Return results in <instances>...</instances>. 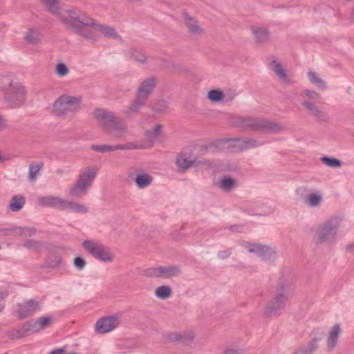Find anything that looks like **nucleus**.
Returning a JSON list of instances; mask_svg holds the SVG:
<instances>
[{
	"label": "nucleus",
	"instance_id": "obj_1",
	"mask_svg": "<svg viewBox=\"0 0 354 354\" xmlns=\"http://www.w3.org/2000/svg\"><path fill=\"white\" fill-rule=\"evenodd\" d=\"M56 15H57L59 21L66 28L72 29L75 32L85 38L95 39L92 31L86 28L93 24V19L84 12L76 8H71L59 10Z\"/></svg>",
	"mask_w": 354,
	"mask_h": 354
},
{
	"label": "nucleus",
	"instance_id": "obj_2",
	"mask_svg": "<svg viewBox=\"0 0 354 354\" xmlns=\"http://www.w3.org/2000/svg\"><path fill=\"white\" fill-rule=\"evenodd\" d=\"M97 124L107 132L113 133L116 138H124L129 133L127 126L113 112L96 109L92 113Z\"/></svg>",
	"mask_w": 354,
	"mask_h": 354
},
{
	"label": "nucleus",
	"instance_id": "obj_3",
	"mask_svg": "<svg viewBox=\"0 0 354 354\" xmlns=\"http://www.w3.org/2000/svg\"><path fill=\"white\" fill-rule=\"evenodd\" d=\"M231 122L237 127L265 133H277L284 129L279 123L250 116H235L232 118Z\"/></svg>",
	"mask_w": 354,
	"mask_h": 354
},
{
	"label": "nucleus",
	"instance_id": "obj_4",
	"mask_svg": "<svg viewBox=\"0 0 354 354\" xmlns=\"http://www.w3.org/2000/svg\"><path fill=\"white\" fill-rule=\"evenodd\" d=\"M2 89L5 91V99L12 107H19L25 100V90L20 83L5 77L1 79Z\"/></svg>",
	"mask_w": 354,
	"mask_h": 354
},
{
	"label": "nucleus",
	"instance_id": "obj_5",
	"mask_svg": "<svg viewBox=\"0 0 354 354\" xmlns=\"http://www.w3.org/2000/svg\"><path fill=\"white\" fill-rule=\"evenodd\" d=\"M341 221L339 217H332L318 225L315 232L317 240L322 243L334 244L337 241Z\"/></svg>",
	"mask_w": 354,
	"mask_h": 354
},
{
	"label": "nucleus",
	"instance_id": "obj_6",
	"mask_svg": "<svg viewBox=\"0 0 354 354\" xmlns=\"http://www.w3.org/2000/svg\"><path fill=\"white\" fill-rule=\"evenodd\" d=\"M97 169L95 167L87 168L84 170L79 175L75 183L69 189V196L74 198H81L86 194L97 175Z\"/></svg>",
	"mask_w": 354,
	"mask_h": 354
},
{
	"label": "nucleus",
	"instance_id": "obj_7",
	"mask_svg": "<svg viewBox=\"0 0 354 354\" xmlns=\"http://www.w3.org/2000/svg\"><path fill=\"white\" fill-rule=\"evenodd\" d=\"M97 169L95 167L87 168L84 170L79 175L75 183L69 189V196L74 198H81L86 194L97 175Z\"/></svg>",
	"mask_w": 354,
	"mask_h": 354
},
{
	"label": "nucleus",
	"instance_id": "obj_8",
	"mask_svg": "<svg viewBox=\"0 0 354 354\" xmlns=\"http://www.w3.org/2000/svg\"><path fill=\"white\" fill-rule=\"evenodd\" d=\"M264 144L255 139L227 138L215 142L213 147L219 150L228 149L232 152L241 151L257 147Z\"/></svg>",
	"mask_w": 354,
	"mask_h": 354
},
{
	"label": "nucleus",
	"instance_id": "obj_9",
	"mask_svg": "<svg viewBox=\"0 0 354 354\" xmlns=\"http://www.w3.org/2000/svg\"><path fill=\"white\" fill-rule=\"evenodd\" d=\"M81 102V97L62 95L55 101L53 111L57 116L76 112L80 109Z\"/></svg>",
	"mask_w": 354,
	"mask_h": 354
},
{
	"label": "nucleus",
	"instance_id": "obj_10",
	"mask_svg": "<svg viewBox=\"0 0 354 354\" xmlns=\"http://www.w3.org/2000/svg\"><path fill=\"white\" fill-rule=\"evenodd\" d=\"M82 246L95 259L106 263L114 261L115 256L111 250L105 245L95 241L86 240Z\"/></svg>",
	"mask_w": 354,
	"mask_h": 354
},
{
	"label": "nucleus",
	"instance_id": "obj_11",
	"mask_svg": "<svg viewBox=\"0 0 354 354\" xmlns=\"http://www.w3.org/2000/svg\"><path fill=\"white\" fill-rule=\"evenodd\" d=\"M42 308V301L36 299H30L22 303L17 304L15 314L19 319H24L32 316Z\"/></svg>",
	"mask_w": 354,
	"mask_h": 354
},
{
	"label": "nucleus",
	"instance_id": "obj_12",
	"mask_svg": "<svg viewBox=\"0 0 354 354\" xmlns=\"http://www.w3.org/2000/svg\"><path fill=\"white\" fill-rule=\"evenodd\" d=\"M241 245L249 252L257 254L264 260H274L277 257V251L268 245L247 241L241 242Z\"/></svg>",
	"mask_w": 354,
	"mask_h": 354
},
{
	"label": "nucleus",
	"instance_id": "obj_13",
	"mask_svg": "<svg viewBox=\"0 0 354 354\" xmlns=\"http://www.w3.org/2000/svg\"><path fill=\"white\" fill-rule=\"evenodd\" d=\"M294 290V279L292 276L288 272H282L279 278L276 286L274 293L281 295L290 299Z\"/></svg>",
	"mask_w": 354,
	"mask_h": 354
},
{
	"label": "nucleus",
	"instance_id": "obj_14",
	"mask_svg": "<svg viewBox=\"0 0 354 354\" xmlns=\"http://www.w3.org/2000/svg\"><path fill=\"white\" fill-rule=\"evenodd\" d=\"M289 300L286 297L274 293V297L265 308L264 315L270 317L279 314L285 308Z\"/></svg>",
	"mask_w": 354,
	"mask_h": 354
},
{
	"label": "nucleus",
	"instance_id": "obj_15",
	"mask_svg": "<svg viewBox=\"0 0 354 354\" xmlns=\"http://www.w3.org/2000/svg\"><path fill=\"white\" fill-rule=\"evenodd\" d=\"M120 324V316L115 315L99 319L95 324V330L98 333L104 334L115 329Z\"/></svg>",
	"mask_w": 354,
	"mask_h": 354
},
{
	"label": "nucleus",
	"instance_id": "obj_16",
	"mask_svg": "<svg viewBox=\"0 0 354 354\" xmlns=\"http://www.w3.org/2000/svg\"><path fill=\"white\" fill-rule=\"evenodd\" d=\"M158 82V80L156 76L145 78L140 82L136 95L147 101L153 93Z\"/></svg>",
	"mask_w": 354,
	"mask_h": 354
},
{
	"label": "nucleus",
	"instance_id": "obj_17",
	"mask_svg": "<svg viewBox=\"0 0 354 354\" xmlns=\"http://www.w3.org/2000/svg\"><path fill=\"white\" fill-rule=\"evenodd\" d=\"M342 330L340 324H335L330 327L326 336V351L328 353L333 352L338 346Z\"/></svg>",
	"mask_w": 354,
	"mask_h": 354
},
{
	"label": "nucleus",
	"instance_id": "obj_18",
	"mask_svg": "<svg viewBox=\"0 0 354 354\" xmlns=\"http://www.w3.org/2000/svg\"><path fill=\"white\" fill-rule=\"evenodd\" d=\"M271 65L273 71L275 73L281 84L286 86H291L295 84L292 76L287 73L286 70L280 63L277 62L276 60H273L271 62Z\"/></svg>",
	"mask_w": 354,
	"mask_h": 354
},
{
	"label": "nucleus",
	"instance_id": "obj_19",
	"mask_svg": "<svg viewBox=\"0 0 354 354\" xmlns=\"http://www.w3.org/2000/svg\"><path fill=\"white\" fill-rule=\"evenodd\" d=\"M64 198L53 195L39 196L37 204L41 207L56 208L62 210Z\"/></svg>",
	"mask_w": 354,
	"mask_h": 354
},
{
	"label": "nucleus",
	"instance_id": "obj_20",
	"mask_svg": "<svg viewBox=\"0 0 354 354\" xmlns=\"http://www.w3.org/2000/svg\"><path fill=\"white\" fill-rule=\"evenodd\" d=\"M301 104L308 111V113L315 119L323 122L328 120L326 113L315 104L308 100H303Z\"/></svg>",
	"mask_w": 354,
	"mask_h": 354
},
{
	"label": "nucleus",
	"instance_id": "obj_21",
	"mask_svg": "<svg viewBox=\"0 0 354 354\" xmlns=\"http://www.w3.org/2000/svg\"><path fill=\"white\" fill-rule=\"evenodd\" d=\"M91 27L93 28V30L100 32L105 37L113 39H121L120 35L117 32L116 30L113 27L105 24H98L95 22L94 19L93 24H92Z\"/></svg>",
	"mask_w": 354,
	"mask_h": 354
},
{
	"label": "nucleus",
	"instance_id": "obj_22",
	"mask_svg": "<svg viewBox=\"0 0 354 354\" xmlns=\"http://www.w3.org/2000/svg\"><path fill=\"white\" fill-rule=\"evenodd\" d=\"M136 175L134 181L139 189H145L150 186L153 182V177L141 169L136 168Z\"/></svg>",
	"mask_w": 354,
	"mask_h": 354
},
{
	"label": "nucleus",
	"instance_id": "obj_23",
	"mask_svg": "<svg viewBox=\"0 0 354 354\" xmlns=\"http://www.w3.org/2000/svg\"><path fill=\"white\" fill-rule=\"evenodd\" d=\"M320 337H313L307 343L298 347L292 354H313L319 348Z\"/></svg>",
	"mask_w": 354,
	"mask_h": 354
},
{
	"label": "nucleus",
	"instance_id": "obj_24",
	"mask_svg": "<svg viewBox=\"0 0 354 354\" xmlns=\"http://www.w3.org/2000/svg\"><path fill=\"white\" fill-rule=\"evenodd\" d=\"M183 19L189 32L195 36H200L203 33V28L199 26L198 22L187 13H183Z\"/></svg>",
	"mask_w": 354,
	"mask_h": 354
},
{
	"label": "nucleus",
	"instance_id": "obj_25",
	"mask_svg": "<svg viewBox=\"0 0 354 354\" xmlns=\"http://www.w3.org/2000/svg\"><path fill=\"white\" fill-rule=\"evenodd\" d=\"M39 332L36 320L31 319L23 324L21 330L17 331L18 335L16 336V338H21Z\"/></svg>",
	"mask_w": 354,
	"mask_h": 354
},
{
	"label": "nucleus",
	"instance_id": "obj_26",
	"mask_svg": "<svg viewBox=\"0 0 354 354\" xmlns=\"http://www.w3.org/2000/svg\"><path fill=\"white\" fill-rule=\"evenodd\" d=\"M127 55L130 59L140 64H146L148 62V58L145 53L139 48H129L127 50Z\"/></svg>",
	"mask_w": 354,
	"mask_h": 354
},
{
	"label": "nucleus",
	"instance_id": "obj_27",
	"mask_svg": "<svg viewBox=\"0 0 354 354\" xmlns=\"http://www.w3.org/2000/svg\"><path fill=\"white\" fill-rule=\"evenodd\" d=\"M147 102V100L141 98L136 95V97L131 101L130 104L126 108L124 114L127 117L129 118L132 115L138 113L142 107H143Z\"/></svg>",
	"mask_w": 354,
	"mask_h": 354
},
{
	"label": "nucleus",
	"instance_id": "obj_28",
	"mask_svg": "<svg viewBox=\"0 0 354 354\" xmlns=\"http://www.w3.org/2000/svg\"><path fill=\"white\" fill-rule=\"evenodd\" d=\"M176 164L180 171H185L194 167V159L185 153H181L177 156Z\"/></svg>",
	"mask_w": 354,
	"mask_h": 354
},
{
	"label": "nucleus",
	"instance_id": "obj_29",
	"mask_svg": "<svg viewBox=\"0 0 354 354\" xmlns=\"http://www.w3.org/2000/svg\"><path fill=\"white\" fill-rule=\"evenodd\" d=\"M62 210H70L74 213L86 214L88 209L84 205L74 201L64 200Z\"/></svg>",
	"mask_w": 354,
	"mask_h": 354
},
{
	"label": "nucleus",
	"instance_id": "obj_30",
	"mask_svg": "<svg viewBox=\"0 0 354 354\" xmlns=\"http://www.w3.org/2000/svg\"><path fill=\"white\" fill-rule=\"evenodd\" d=\"M181 274V269L179 266L171 265L168 266H160V278L171 279L176 277Z\"/></svg>",
	"mask_w": 354,
	"mask_h": 354
},
{
	"label": "nucleus",
	"instance_id": "obj_31",
	"mask_svg": "<svg viewBox=\"0 0 354 354\" xmlns=\"http://www.w3.org/2000/svg\"><path fill=\"white\" fill-rule=\"evenodd\" d=\"M152 147L151 142L145 144L144 141L140 143L129 142L124 145H117L118 150H138Z\"/></svg>",
	"mask_w": 354,
	"mask_h": 354
},
{
	"label": "nucleus",
	"instance_id": "obj_32",
	"mask_svg": "<svg viewBox=\"0 0 354 354\" xmlns=\"http://www.w3.org/2000/svg\"><path fill=\"white\" fill-rule=\"evenodd\" d=\"M24 40L28 44L38 45L41 41V34L37 29H29L26 33Z\"/></svg>",
	"mask_w": 354,
	"mask_h": 354
},
{
	"label": "nucleus",
	"instance_id": "obj_33",
	"mask_svg": "<svg viewBox=\"0 0 354 354\" xmlns=\"http://www.w3.org/2000/svg\"><path fill=\"white\" fill-rule=\"evenodd\" d=\"M44 167L42 162H35L29 165L28 179L30 182H35L41 175L40 171Z\"/></svg>",
	"mask_w": 354,
	"mask_h": 354
},
{
	"label": "nucleus",
	"instance_id": "obj_34",
	"mask_svg": "<svg viewBox=\"0 0 354 354\" xmlns=\"http://www.w3.org/2000/svg\"><path fill=\"white\" fill-rule=\"evenodd\" d=\"M162 129V126L160 124H157L153 129L145 131L144 135L147 137V140L144 141L145 144L151 142L153 147L154 145V140L160 136Z\"/></svg>",
	"mask_w": 354,
	"mask_h": 354
},
{
	"label": "nucleus",
	"instance_id": "obj_35",
	"mask_svg": "<svg viewBox=\"0 0 354 354\" xmlns=\"http://www.w3.org/2000/svg\"><path fill=\"white\" fill-rule=\"evenodd\" d=\"M218 187L224 192H229L236 186V180L228 176H225L218 183Z\"/></svg>",
	"mask_w": 354,
	"mask_h": 354
},
{
	"label": "nucleus",
	"instance_id": "obj_36",
	"mask_svg": "<svg viewBox=\"0 0 354 354\" xmlns=\"http://www.w3.org/2000/svg\"><path fill=\"white\" fill-rule=\"evenodd\" d=\"M251 30L257 42H265L268 40L269 33L266 28L253 26Z\"/></svg>",
	"mask_w": 354,
	"mask_h": 354
},
{
	"label": "nucleus",
	"instance_id": "obj_37",
	"mask_svg": "<svg viewBox=\"0 0 354 354\" xmlns=\"http://www.w3.org/2000/svg\"><path fill=\"white\" fill-rule=\"evenodd\" d=\"M307 76L310 83L317 88L323 90L326 88V82L314 71H309L307 73Z\"/></svg>",
	"mask_w": 354,
	"mask_h": 354
},
{
	"label": "nucleus",
	"instance_id": "obj_38",
	"mask_svg": "<svg viewBox=\"0 0 354 354\" xmlns=\"http://www.w3.org/2000/svg\"><path fill=\"white\" fill-rule=\"evenodd\" d=\"M154 294L160 299H165L172 295V290L169 286L162 285L156 288Z\"/></svg>",
	"mask_w": 354,
	"mask_h": 354
},
{
	"label": "nucleus",
	"instance_id": "obj_39",
	"mask_svg": "<svg viewBox=\"0 0 354 354\" xmlns=\"http://www.w3.org/2000/svg\"><path fill=\"white\" fill-rule=\"evenodd\" d=\"M25 204V198L22 196H14L10 201L9 207L13 212L21 209Z\"/></svg>",
	"mask_w": 354,
	"mask_h": 354
},
{
	"label": "nucleus",
	"instance_id": "obj_40",
	"mask_svg": "<svg viewBox=\"0 0 354 354\" xmlns=\"http://www.w3.org/2000/svg\"><path fill=\"white\" fill-rule=\"evenodd\" d=\"M322 201V196L319 192L308 194L306 198V203L310 207H316Z\"/></svg>",
	"mask_w": 354,
	"mask_h": 354
},
{
	"label": "nucleus",
	"instance_id": "obj_41",
	"mask_svg": "<svg viewBox=\"0 0 354 354\" xmlns=\"http://www.w3.org/2000/svg\"><path fill=\"white\" fill-rule=\"evenodd\" d=\"M321 162L330 168H339L342 165V162L335 158L323 156L320 158Z\"/></svg>",
	"mask_w": 354,
	"mask_h": 354
},
{
	"label": "nucleus",
	"instance_id": "obj_42",
	"mask_svg": "<svg viewBox=\"0 0 354 354\" xmlns=\"http://www.w3.org/2000/svg\"><path fill=\"white\" fill-rule=\"evenodd\" d=\"M39 328V331H41L42 330L50 327L53 321V316H44L40 317L35 319Z\"/></svg>",
	"mask_w": 354,
	"mask_h": 354
},
{
	"label": "nucleus",
	"instance_id": "obj_43",
	"mask_svg": "<svg viewBox=\"0 0 354 354\" xmlns=\"http://www.w3.org/2000/svg\"><path fill=\"white\" fill-rule=\"evenodd\" d=\"M91 149L93 151L99 152V153H107L111 152L114 151H117V145H92L91 146Z\"/></svg>",
	"mask_w": 354,
	"mask_h": 354
},
{
	"label": "nucleus",
	"instance_id": "obj_44",
	"mask_svg": "<svg viewBox=\"0 0 354 354\" xmlns=\"http://www.w3.org/2000/svg\"><path fill=\"white\" fill-rule=\"evenodd\" d=\"M300 96L303 99V100H308L309 102L310 100L314 101L320 99V95L319 93L309 89L303 90L300 93Z\"/></svg>",
	"mask_w": 354,
	"mask_h": 354
},
{
	"label": "nucleus",
	"instance_id": "obj_45",
	"mask_svg": "<svg viewBox=\"0 0 354 354\" xmlns=\"http://www.w3.org/2000/svg\"><path fill=\"white\" fill-rule=\"evenodd\" d=\"M37 232L35 227H18L15 230V234L19 236L30 237L34 236Z\"/></svg>",
	"mask_w": 354,
	"mask_h": 354
},
{
	"label": "nucleus",
	"instance_id": "obj_46",
	"mask_svg": "<svg viewBox=\"0 0 354 354\" xmlns=\"http://www.w3.org/2000/svg\"><path fill=\"white\" fill-rule=\"evenodd\" d=\"M207 97L212 102H220L223 100V91L220 89H212L207 93Z\"/></svg>",
	"mask_w": 354,
	"mask_h": 354
},
{
	"label": "nucleus",
	"instance_id": "obj_47",
	"mask_svg": "<svg viewBox=\"0 0 354 354\" xmlns=\"http://www.w3.org/2000/svg\"><path fill=\"white\" fill-rule=\"evenodd\" d=\"M241 209L243 212H247L250 215H267L274 212V209L272 207H268L267 211L262 212L259 211L258 209L252 208L248 205H244Z\"/></svg>",
	"mask_w": 354,
	"mask_h": 354
},
{
	"label": "nucleus",
	"instance_id": "obj_48",
	"mask_svg": "<svg viewBox=\"0 0 354 354\" xmlns=\"http://www.w3.org/2000/svg\"><path fill=\"white\" fill-rule=\"evenodd\" d=\"M152 109L157 113H163L169 109V102L165 100H158L154 102Z\"/></svg>",
	"mask_w": 354,
	"mask_h": 354
},
{
	"label": "nucleus",
	"instance_id": "obj_49",
	"mask_svg": "<svg viewBox=\"0 0 354 354\" xmlns=\"http://www.w3.org/2000/svg\"><path fill=\"white\" fill-rule=\"evenodd\" d=\"M41 2L47 7L48 10L53 13L56 15L59 11V0H41Z\"/></svg>",
	"mask_w": 354,
	"mask_h": 354
},
{
	"label": "nucleus",
	"instance_id": "obj_50",
	"mask_svg": "<svg viewBox=\"0 0 354 354\" xmlns=\"http://www.w3.org/2000/svg\"><path fill=\"white\" fill-rule=\"evenodd\" d=\"M62 261V257L59 255L50 254L46 260V265L48 268H54L59 266Z\"/></svg>",
	"mask_w": 354,
	"mask_h": 354
},
{
	"label": "nucleus",
	"instance_id": "obj_51",
	"mask_svg": "<svg viewBox=\"0 0 354 354\" xmlns=\"http://www.w3.org/2000/svg\"><path fill=\"white\" fill-rule=\"evenodd\" d=\"M23 245L28 250L37 251L41 248L42 243L35 239H27L24 242Z\"/></svg>",
	"mask_w": 354,
	"mask_h": 354
},
{
	"label": "nucleus",
	"instance_id": "obj_52",
	"mask_svg": "<svg viewBox=\"0 0 354 354\" xmlns=\"http://www.w3.org/2000/svg\"><path fill=\"white\" fill-rule=\"evenodd\" d=\"M144 276L150 278H160V266L145 269L143 271Z\"/></svg>",
	"mask_w": 354,
	"mask_h": 354
},
{
	"label": "nucleus",
	"instance_id": "obj_53",
	"mask_svg": "<svg viewBox=\"0 0 354 354\" xmlns=\"http://www.w3.org/2000/svg\"><path fill=\"white\" fill-rule=\"evenodd\" d=\"M212 163L210 160L205 159H194V167L198 169H208L211 168Z\"/></svg>",
	"mask_w": 354,
	"mask_h": 354
},
{
	"label": "nucleus",
	"instance_id": "obj_54",
	"mask_svg": "<svg viewBox=\"0 0 354 354\" xmlns=\"http://www.w3.org/2000/svg\"><path fill=\"white\" fill-rule=\"evenodd\" d=\"M55 73L59 77H64L68 74L69 70L65 64L59 63L56 65Z\"/></svg>",
	"mask_w": 354,
	"mask_h": 354
},
{
	"label": "nucleus",
	"instance_id": "obj_55",
	"mask_svg": "<svg viewBox=\"0 0 354 354\" xmlns=\"http://www.w3.org/2000/svg\"><path fill=\"white\" fill-rule=\"evenodd\" d=\"M17 229V226L11 225L8 227L0 228V236H17L15 234V230Z\"/></svg>",
	"mask_w": 354,
	"mask_h": 354
},
{
	"label": "nucleus",
	"instance_id": "obj_56",
	"mask_svg": "<svg viewBox=\"0 0 354 354\" xmlns=\"http://www.w3.org/2000/svg\"><path fill=\"white\" fill-rule=\"evenodd\" d=\"M73 264L77 270H82L85 268L86 262L83 258L77 257L74 259Z\"/></svg>",
	"mask_w": 354,
	"mask_h": 354
},
{
	"label": "nucleus",
	"instance_id": "obj_57",
	"mask_svg": "<svg viewBox=\"0 0 354 354\" xmlns=\"http://www.w3.org/2000/svg\"><path fill=\"white\" fill-rule=\"evenodd\" d=\"M223 100L225 102H230L232 101L236 96V93L234 91H227L226 92H223Z\"/></svg>",
	"mask_w": 354,
	"mask_h": 354
},
{
	"label": "nucleus",
	"instance_id": "obj_58",
	"mask_svg": "<svg viewBox=\"0 0 354 354\" xmlns=\"http://www.w3.org/2000/svg\"><path fill=\"white\" fill-rule=\"evenodd\" d=\"M232 254V251L230 249L221 250L218 252V257L221 259H225L229 257Z\"/></svg>",
	"mask_w": 354,
	"mask_h": 354
},
{
	"label": "nucleus",
	"instance_id": "obj_59",
	"mask_svg": "<svg viewBox=\"0 0 354 354\" xmlns=\"http://www.w3.org/2000/svg\"><path fill=\"white\" fill-rule=\"evenodd\" d=\"M243 350L240 348H229L225 350L224 354H242Z\"/></svg>",
	"mask_w": 354,
	"mask_h": 354
},
{
	"label": "nucleus",
	"instance_id": "obj_60",
	"mask_svg": "<svg viewBox=\"0 0 354 354\" xmlns=\"http://www.w3.org/2000/svg\"><path fill=\"white\" fill-rule=\"evenodd\" d=\"M66 351L64 348H59L50 352L49 354H65Z\"/></svg>",
	"mask_w": 354,
	"mask_h": 354
},
{
	"label": "nucleus",
	"instance_id": "obj_61",
	"mask_svg": "<svg viewBox=\"0 0 354 354\" xmlns=\"http://www.w3.org/2000/svg\"><path fill=\"white\" fill-rule=\"evenodd\" d=\"M6 127L5 120L2 116L0 115V130L4 129Z\"/></svg>",
	"mask_w": 354,
	"mask_h": 354
},
{
	"label": "nucleus",
	"instance_id": "obj_62",
	"mask_svg": "<svg viewBox=\"0 0 354 354\" xmlns=\"http://www.w3.org/2000/svg\"><path fill=\"white\" fill-rule=\"evenodd\" d=\"M347 252H353L354 251V245H349L346 247Z\"/></svg>",
	"mask_w": 354,
	"mask_h": 354
},
{
	"label": "nucleus",
	"instance_id": "obj_63",
	"mask_svg": "<svg viewBox=\"0 0 354 354\" xmlns=\"http://www.w3.org/2000/svg\"><path fill=\"white\" fill-rule=\"evenodd\" d=\"M55 172L57 175L62 176L64 173V171L62 169H57Z\"/></svg>",
	"mask_w": 354,
	"mask_h": 354
},
{
	"label": "nucleus",
	"instance_id": "obj_64",
	"mask_svg": "<svg viewBox=\"0 0 354 354\" xmlns=\"http://www.w3.org/2000/svg\"><path fill=\"white\" fill-rule=\"evenodd\" d=\"M7 296V292H0V299H4Z\"/></svg>",
	"mask_w": 354,
	"mask_h": 354
}]
</instances>
